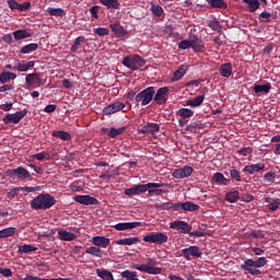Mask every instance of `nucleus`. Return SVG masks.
I'll return each instance as SVG.
<instances>
[{"mask_svg":"<svg viewBox=\"0 0 280 280\" xmlns=\"http://www.w3.org/2000/svg\"><path fill=\"white\" fill-rule=\"evenodd\" d=\"M212 180L219 185H229V179L222 173H214Z\"/></svg>","mask_w":280,"mask_h":280,"instance_id":"obj_39","label":"nucleus"},{"mask_svg":"<svg viewBox=\"0 0 280 280\" xmlns=\"http://www.w3.org/2000/svg\"><path fill=\"white\" fill-rule=\"evenodd\" d=\"M190 36V47L192 51H196V54H201V51H205V43L202 39L198 38V35H189Z\"/></svg>","mask_w":280,"mask_h":280,"instance_id":"obj_15","label":"nucleus"},{"mask_svg":"<svg viewBox=\"0 0 280 280\" xmlns=\"http://www.w3.org/2000/svg\"><path fill=\"white\" fill-rule=\"evenodd\" d=\"M36 49H38V44H27L21 48L20 54H32V51H36Z\"/></svg>","mask_w":280,"mask_h":280,"instance_id":"obj_45","label":"nucleus"},{"mask_svg":"<svg viewBox=\"0 0 280 280\" xmlns=\"http://www.w3.org/2000/svg\"><path fill=\"white\" fill-rule=\"evenodd\" d=\"M142 186L144 187V192L150 191V189H159L161 187H163V184H158V183H148V184H142Z\"/></svg>","mask_w":280,"mask_h":280,"instance_id":"obj_54","label":"nucleus"},{"mask_svg":"<svg viewBox=\"0 0 280 280\" xmlns=\"http://www.w3.org/2000/svg\"><path fill=\"white\" fill-rule=\"evenodd\" d=\"M52 137L56 139H61V141H71V135L67 131H54Z\"/></svg>","mask_w":280,"mask_h":280,"instance_id":"obj_37","label":"nucleus"},{"mask_svg":"<svg viewBox=\"0 0 280 280\" xmlns=\"http://www.w3.org/2000/svg\"><path fill=\"white\" fill-rule=\"evenodd\" d=\"M178 49H191V39H184L178 43Z\"/></svg>","mask_w":280,"mask_h":280,"instance_id":"obj_53","label":"nucleus"},{"mask_svg":"<svg viewBox=\"0 0 280 280\" xmlns=\"http://www.w3.org/2000/svg\"><path fill=\"white\" fill-rule=\"evenodd\" d=\"M96 275L103 280H115L113 273L108 270L96 269Z\"/></svg>","mask_w":280,"mask_h":280,"instance_id":"obj_40","label":"nucleus"},{"mask_svg":"<svg viewBox=\"0 0 280 280\" xmlns=\"http://www.w3.org/2000/svg\"><path fill=\"white\" fill-rule=\"evenodd\" d=\"M130 268H132V270H139V272H147V275H161V272H163L162 268H151L145 264H131Z\"/></svg>","mask_w":280,"mask_h":280,"instance_id":"obj_11","label":"nucleus"},{"mask_svg":"<svg viewBox=\"0 0 280 280\" xmlns=\"http://www.w3.org/2000/svg\"><path fill=\"white\" fill-rule=\"evenodd\" d=\"M152 100H154V86L142 90L135 97V101L140 103L141 106H148Z\"/></svg>","mask_w":280,"mask_h":280,"instance_id":"obj_4","label":"nucleus"},{"mask_svg":"<svg viewBox=\"0 0 280 280\" xmlns=\"http://www.w3.org/2000/svg\"><path fill=\"white\" fill-rule=\"evenodd\" d=\"M86 255H93V257H102V249L100 247L91 246L85 249Z\"/></svg>","mask_w":280,"mask_h":280,"instance_id":"obj_48","label":"nucleus"},{"mask_svg":"<svg viewBox=\"0 0 280 280\" xmlns=\"http://www.w3.org/2000/svg\"><path fill=\"white\" fill-rule=\"evenodd\" d=\"M177 115L182 119H187L189 117H194V110H191L189 108H180L177 110Z\"/></svg>","mask_w":280,"mask_h":280,"instance_id":"obj_42","label":"nucleus"},{"mask_svg":"<svg viewBox=\"0 0 280 280\" xmlns=\"http://www.w3.org/2000/svg\"><path fill=\"white\" fill-rule=\"evenodd\" d=\"M140 194H145L143 184L133 185L131 188L125 189V196H139Z\"/></svg>","mask_w":280,"mask_h":280,"instance_id":"obj_19","label":"nucleus"},{"mask_svg":"<svg viewBox=\"0 0 280 280\" xmlns=\"http://www.w3.org/2000/svg\"><path fill=\"white\" fill-rule=\"evenodd\" d=\"M0 275H2V277H12V269L0 267Z\"/></svg>","mask_w":280,"mask_h":280,"instance_id":"obj_62","label":"nucleus"},{"mask_svg":"<svg viewBox=\"0 0 280 280\" xmlns=\"http://www.w3.org/2000/svg\"><path fill=\"white\" fill-rule=\"evenodd\" d=\"M265 202H267L269 211H277V209L280 207L279 198L267 197L265 198Z\"/></svg>","mask_w":280,"mask_h":280,"instance_id":"obj_28","label":"nucleus"},{"mask_svg":"<svg viewBox=\"0 0 280 280\" xmlns=\"http://www.w3.org/2000/svg\"><path fill=\"white\" fill-rule=\"evenodd\" d=\"M124 132H126V127H121V128H110L109 132H108V137H110V139H117V137H119V135H124Z\"/></svg>","mask_w":280,"mask_h":280,"instance_id":"obj_44","label":"nucleus"},{"mask_svg":"<svg viewBox=\"0 0 280 280\" xmlns=\"http://www.w3.org/2000/svg\"><path fill=\"white\" fill-rule=\"evenodd\" d=\"M46 12H48V14H49L50 16H60V18H62V16H65V14H67V13L65 12V10H63V9H60V8H48V9L46 10Z\"/></svg>","mask_w":280,"mask_h":280,"instance_id":"obj_41","label":"nucleus"},{"mask_svg":"<svg viewBox=\"0 0 280 280\" xmlns=\"http://www.w3.org/2000/svg\"><path fill=\"white\" fill-rule=\"evenodd\" d=\"M151 12H152V14H154V16H162L163 15V7H161L160 4H152Z\"/></svg>","mask_w":280,"mask_h":280,"instance_id":"obj_49","label":"nucleus"},{"mask_svg":"<svg viewBox=\"0 0 280 280\" xmlns=\"http://www.w3.org/2000/svg\"><path fill=\"white\" fill-rule=\"evenodd\" d=\"M36 250H38V247H35L33 245H21L19 247V253H24V254H28V253H36Z\"/></svg>","mask_w":280,"mask_h":280,"instance_id":"obj_46","label":"nucleus"},{"mask_svg":"<svg viewBox=\"0 0 280 280\" xmlns=\"http://www.w3.org/2000/svg\"><path fill=\"white\" fill-rule=\"evenodd\" d=\"M126 108V104L121 102H115L103 109L104 115H115V113H119V110H124Z\"/></svg>","mask_w":280,"mask_h":280,"instance_id":"obj_16","label":"nucleus"},{"mask_svg":"<svg viewBox=\"0 0 280 280\" xmlns=\"http://www.w3.org/2000/svg\"><path fill=\"white\" fill-rule=\"evenodd\" d=\"M248 5L249 12H257L262 5H268V0H243Z\"/></svg>","mask_w":280,"mask_h":280,"instance_id":"obj_18","label":"nucleus"},{"mask_svg":"<svg viewBox=\"0 0 280 280\" xmlns=\"http://www.w3.org/2000/svg\"><path fill=\"white\" fill-rule=\"evenodd\" d=\"M33 159H36V161H49L51 159V155L47 152H40L33 155Z\"/></svg>","mask_w":280,"mask_h":280,"instance_id":"obj_50","label":"nucleus"},{"mask_svg":"<svg viewBox=\"0 0 280 280\" xmlns=\"http://www.w3.org/2000/svg\"><path fill=\"white\" fill-rule=\"evenodd\" d=\"M198 209H200V206L191 201H186L182 203V211H198Z\"/></svg>","mask_w":280,"mask_h":280,"instance_id":"obj_38","label":"nucleus"},{"mask_svg":"<svg viewBox=\"0 0 280 280\" xmlns=\"http://www.w3.org/2000/svg\"><path fill=\"white\" fill-rule=\"evenodd\" d=\"M219 73L222 75V78H231L233 73V65L231 62L221 65L219 68Z\"/></svg>","mask_w":280,"mask_h":280,"instance_id":"obj_25","label":"nucleus"},{"mask_svg":"<svg viewBox=\"0 0 280 280\" xmlns=\"http://www.w3.org/2000/svg\"><path fill=\"white\" fill-rule=\"evenodd\" d=\"M275 19H277V12L270 13V12L264 11L258 15V21L260 23H271L272 21H275Z\"/></svg>","mask_w":280,"mask_h":280,"instance_id":"obj_26","label":"nucleus"},{"mask_svg":"<svg viewBox=\"0 0 280 280\" xmlns=\"http://www.w3.org/2000/svg\"><path fill=\"white\" fill-rule=\"evenodd\" d=\"M137 226H141V222H124V223H118L114 225V229L116 231H128L132 229H137Z\"/></svg>","mask_w":280,"mask_h":280,"instance_id":"obj_21","label":"nucleus"},{"mask_svg":"<svg viewBox=\"0 0 280 280\" xmlns=\"http://www.w3.org/2000/svg\"><path fill=\"white\" fill-rule=\"evenodd\" d=\"M139 237H128V238H122L118 240L115 242L118 246H132V244H138Z\"/></svg>","mask_w":280,"mask_h":280,"instance_id":"obj_33","label":"nucleus"},{"mask_svg":"<svg viewBox=\"0 0 280 280\" xmlns=\"http://www.w3.org/2000/svg\"><path fill=\"white\" fill-rule=\"evenodd\" d=\"M194 174V167L191 166H184L180 168H176L173 171L172 176L173 178L183 179L189 178Z\"/></svg>","mask_w":280,"mask_h":280,"instance_id":"obj_12","label":"nucleus"},{"mask_svg":"<svg viewBox=\"0 0 280 280\" xmlns=\"http://www.w3.org/2000/svg\"><path fill=\"white\" fill-rule=\"evenodd\" d=\"M185 73H187V67L182 66L179 69H177V70L174 72L173 80H174L175 82H178V80H180V78H183V77L185 75Z\"/></svg>","mask_w":280,"mask_h":280,"instance_id":"obj_47","label":"nucleus"},{"mask_svg":"<svg viewBox=\"0 0 280 280\" xmlns=\"http://www.w3.org/2000/svg\"><path fill=\"white\" fill-rule=\"evenodd\" d=\"M100 8L97 5H94L90 9V14L93 19H100V15H97Z\"/></svg>","mask_w":280,"mask_h":280,"instance_id":"obj_63","label":"nucleus"},{"mask_svg":"<svg viewBox=\"0 0 280 280\" xmlns=\"http://www.w3.org/2000/svg\"><path fill=\"white\" fill-rule=\"evenodd\" d=\"M0 82H1V84H5L7 82H10V74H9V72H2L0 74Z\"/></svg>","mask_w":280,"mask_h":280,"instance_id":"obj_61","label":"nucleus"},{"mask_svg":"<svg viewBox=\"0 0 280 280\" xmlns=\"http://www.w3.org/2000/svg\"><path fill=\"white\" fill-rule=\"evenodd\" d=\"M124 67L130 69V71H139L141 67H145V59L139 55L127 56L122 59Z\"/></svg>","mask_w":280,"mask_h":280,"instance_id":"obj_3","label":"nucleus"},{"mask_svg":"<svg viewBox=\"0 0 280 280\" xmlns=\"http://www.w3.org/2000/svg\"><path fill=\"white\" fill-rule=\"evenodd\" d=\"M170 229H175L178 233L189 234L191 225L185 221H173L170 223Z\"/></svg>","mask_w":280,"mask_h":280,"instance_id":"obj_13","label":"nucleus"},{"mask_svg":"<svg viewBox=\"0 0 280 280\" xmlns=\"http://www.w3.org/2000/svg\"><path fill=\"white\" fill-rule=\"evenodd\" d=\"M84 43H86V38L84 36L77 37L70 50L78 51L80 49V45H84Z\"/></svg>","mask_w":280,"mask_h":280,"instance_id":"obj_43","label":"nucleus"},{"mask_svg":"<svg viewBox=\"0 0 280 280\" xmlns=\"http://www.w3.org/2000/svg\"><path fill=\"white\" fill-rule=\"evenodd\" d=\"M94 33L97 36H108V34H110V31H108V28L106 27H97L95 28Z\"/></svg>","mask_w":280,"mask_h":280,"instance_id":"obj_57","label":"nucleus"},{"mask_svg":"<svg viewBox=\"0 0 280 280\" xmlns=\"http://www.w3.org/2000/svg\"><path fill=\"white\" fill-rule=\"evenodd\" d=\"M109 27L114 32L115 36H117V38H124V36H127L128 34V31L124 30V26L117 22L110 24Z\"/></svg>","mask_w":280,"mask_h":280,"instance_id":"obj_24","label":"nucleus"},{"mask_svg":"<svg viewBox=\"0 0 280 280\" xmlns=\"http://www.w3.org/2000/svg\"><path fill=\"white\" fill-rule=\"evenodd\" d=\"M92 244L100 248H108L110 245V238H107L106 236H94L92 238Z\"/></svg>","mask_w":280,"mask_h":280,"instance_id":"obj_22","label":"nucleus"},{"mask_svg":"<svg viewBox=\"0 0 280 280\" xmlns=\"http://www.w3.org/2000/svg\"><path fill=\"white\" fill-rule=\"evenodd\" d=\"M225 200L228 202H237V200H240V191L238 190H231L229 192H226L225 195Z\"/></svg>","mask_w":280,"mask_h":280,"instance_id":"obj_36","label":"nucleus"},{"mask_svg":"<svg viewBox=\"0 0 280 280\" xmlns=\"http://www.w3.org/2000/svg\"><path fill=\"white\" fill-rule=\"evenodd\" d=\"M16 234V228H5L0 230V240H5L7 237H13Z\"/></svg>","mask_w":280,"mask_h":280,"instance_id":"obj_35","label":"nucleus"},{"mask_svg":"<svg viewBox=\"0 0 280 280\" xmlns=\"http://www.w3.org/2000/svg\"><path fill=\"white\" fill-rule=\"evenodd\" d=\"M209 3L210 8L218 9V10H226L229 4L224 0H206Z\"/></svg>","mask_w":280,"mask_h":280,"instance_id":"obj_29","label":"nucleus"},{"mask_svg":"<svg viewBox=\"0 0 280 280\" xmlns=\"http://www.w3.org/2000/svg\"><path fill=\"white\" fill-rule=\"evenodd\" d=\"M275 178H277V173L272 172L266 173L264 176L266 183H275Z\"/></svg>","mask_w":280,"mask_h":280,"instance_id":"obj_59","label":"nucleus"},{"mask_svg":"<svg viewBox=\"0 0 280 280\" xmlns=\"http://www.w3.org/2000/svg\"><path fill=\"white\" fill-rule=\"evenodd\" d=\"M13 71L25 72L30 71V69L27 68V63H19L16 67L13 68Z\"/></svg>","mask_w":280,"mask_h":280,"instance_id":"obj_60","label":"nucleus"},{"mask_svg":"<svg viewBox=\"0 0 280 280\" xmlns=\"http://www.w3.org/2000/svg\"><path fill=\"white\" fill-rule=\"evenodd\" d=\"M208 27L213 32H220V30H222V25H220V22L217 20L210 21Z\"/></svg>","mask_w":280,"mask_h":280,"instance_id":"obj_52","label":"nucleus"},{"mask_svg":"<svg viewBox=\"0 0 280 280\" xmlns=\"http://www.w3.org/2000/svg\"><path fill=\"white\" fill-rule=\"evenodd\" d=\"M24 280H60V278L40 279V278L34 277V276H26V277L24 278Z\"/></svg>","mask_w":280,"mask_h":280,"instance_id":"obj_64","label":"nucleus"},{"mask_svg":"<svg viewBox=\"0 0 280 280\" xmlns=\"http://www.w3.org/2000/svg\"><path fill=\"white\" fill-rule=\"evenodd\" d=\"M267 264L268 259L266 257H259L256 260L248 258L241 265V270H246L253 277H257V275L261 273V270L258 268H264Z\"/></svg>","mask_w":280,"mask_h":280,"instance_id":"obj_2","label":"nucleus"},{"mask_svg":"<svg viewBox=\"0 0 280 280\" xmlns=\"http://www.w3.org/2000/svg\"><path fill=\"white\" fill-rule=\"evenodd\" d=\"M205 102V95H198L191 100L186 102V106H190V108H197Z\"/></svg>","mask_w":280,"mask_h":280,"instance_id":"obj_30","label":"nucleus"},{"mask_svg":"<svg viewBox=\"0 0 280 280\" xmlns=\"http://www.w3.org/2000/svg\"><path fill=\"white\" fill-rule=\"evenodd\" d=\"M20 189L21 191H25L26 194H32L35 191H40V186H35V187L25 186V187H21Z\"/></svg>","mask_w":280,"mask_h":280,"instance_id":"obj_56","label":"nucleus"},{"mask_svg":"<svg viewBox=\"0 0 280 280\" xmlns=\"http://www.w3.org/2000/svg\"><path fill=\"white\" fill-rule=\"evenodd\" d=\"M32 33H30L27 30H18L13 32V38L15 40H24V38H31Z\"/></svg>","mask_w":280,"mask_h":280,"instance_id":"obj_31","label":"nucleus"},{"mask_svg":"<svg viewBox=\"0 0 280 280\" xmlns=\"http://www.w3.org/2000/svg\"><path fill=\"white\" fill-rule=\"evenodd\" d=\"M7 174L9 176H16V178L19 180H25L27 178H32V173H30V171H27L25 167L20 166L13 170H8Z\"/></svg>","mask_w":280,"mask_h":280,"instance_id":"obj_9","label":"nucleus"},{"mask_svg":"<svg viewBox=\"0 0 280 280\" xmlns=\"http://www.w3.org/2000/svg\"><path fill=\"white\" fill-rule=\"evenodd\" d=\"M58 235L62 242H73V240H75V235L67 230H60Z\"/></svg>","mask_w":280,"mask_h":280,"instance_id":"obj_34","label":"nucleus"},{"mask_svg":"<svg viewBox=\"0 0 280 280\" xmlns=\"http://www.w3.org/2000/svg\"><path fill=\"white\" fill-rule=\"evenodd\" d=\"M161 130V127L156 122H149L147 126L142 127L140 132L142 135H154Z\"/></svg>","mask_w":280,"mask_h":280,"instance_id":"obj_23","label":"nucleus"},{"mask_svg":"<svg viewBox=\"0 0 280 280\" xmlns=\"http://www.w3.org/2000/svg\"><path fill=\"white\" fill-rule=\"evenodd\" d=\"M54 205H56V198L49 194H40L31 201V209H35V211H47Z\"/></svg>","mask_w":280,"mask_h":280,"instance_id":"obj_1","label":"nucleus"},{"mask_svg":"<svg viewBox=\"0 0 280 280\" xmlns=\"http://www.w3.org/2000/svg\"><path fill=\"white\" fill-rule=\"evenodd\" d=\"M107 10H119V0H98Z\"/></svg>","mask_w":280,"mask_h":280,"instance_id":"obj_32","label":"nucleus"},{"mask_svg":"<svg viewBox=\"0 0 280 280\" xmlns=\"http://www.w3.org/2000/svg\"><path fill=\"white\" fill-rule=\"evenodd\" d=\"M249 237H254V240H264L265 235L264 232H261V230H253L249 233Z\"/></svg>","mask_w":280,"mask_h":280,"instance_id":"obj_55","label":"nucleus"},{"mask_svg":"<svg viewBox=\"0 0 280 280\" xmlns=\"http://www.w3.org/2000/svg\"><path fill=\"white\" fill-rule=\"evenodd\" d=\"M32 8V2L26 1L23 3H19L18 10L19 12H25Z\"/></svg>","mask_w":280,"mask_h":280,"instance_id":"obj_58","label":"nucleus"},{"mask_svg":"<svg viewBox=\"0 0 280 280\" xmlns=\"http://www.w3.org/2000/svg\"><path fill=\"white\" fill-rule=\"evenodd\" d=\"M254 93L257 95V97H261V95H268L272 89V84L266 83L264 85H259L257 83L254 84Z\"/></svg>","mask_w":280,"mask_h":280,"instance_id":"obj_17","label":"nucleus"},{"mask_svg":"<svg viewBox=\"0 0 280 280\" xmlns=\"http://www.w3.org/2000/svg\"><path fill=\"white\" fill-rule=\"evenodd\" d=\"M167 235L162 232H150L143 236V242L156 245L167 244Z\"/></svg>","mask_w":280,"mask_h":280,"instance_id":"obj_5","label":"nucleus"},{"mask_svg":"<svg viewBox=\"0 0 280 280\" xmlns=\"http://www.w3.org/2000/svg\"><path fill=\"white\" fill-rule=\"evenodd\" d=\"M25 84L28 88L38 89V86H43L45 84V80L40 78V74L33 72L26 74Z\"/></svg>","mask_w":280,"mask_h":280,"instance_id":"obj_6","label":"nucleus"},{"mask_svg":"<svg viewBox=\"0 0 280 280\" xmlns=\"http://www.w3.org/2000/svg\"><path fill=\"white\" fill-rule=\"evenodd\" d=\"M262 170H266V164L264 163H257V164H252V165H246L243 168V172H245V174H257V172H262Z\"/></svg>","mask_w":280,"mask_h":280,"instance_id":"obj_20","label":"nucleus"},{"mask_svg":"<svg viewBox=\"0 0 280 280\" xmlns=\"http://www.w3.org/2000/svg\"><path fill=\"white\" fill-rule=\"evenodd\" d=\"M167 97H170V88L164 86V88H160L155 95L153 96V100L155 102V104H158L159 106H163V104H167Z\"/></svg>","mask_w":280,"mask_h":280,"instance_id":"obj_8","label":"nucleus"},{"mask_svg":"<svg viewBox=\"0 0 280 280\" xmlns=\"http://www.w3.org/2000/svg\"><path fill=\"white\" fill-rule=\"evenodd\" d=\"M207 128V125L205 122L201 121H195L191 122L190 125H188L186 127L187 132H198V130H205Z\"/></svg>","mask_w":280,"mask_h":280,"instance_id":"obj_27","label":"nucleus"},{"mask_svg":"<svg viewBox=\"0 0 280 280\" xmlns=\"http://www.w3.org/2000/svg\"><path fill=\"white\" fill-rule=\"evenodd\" d=\"M230 176L233 180H236V183H242V175H240V171L232 168L230 171Z\"/></svg>","mask_w":280,"mask_h":280,"instance_id":"obj_51","label":"nucleus"},{"mask_svg":"<svg viewBox=\"0 0 280 280\" xmlns=\"http://www.w3.org/2000/svg\"><path fill=\"white\" fill-rule=\"evenodd\" d=\"M27 115V109L24 108L21 112L14 113V114H7L3 118L2 121L3 124H19L21 119H23Z\"/></svg>","mask_w":280,"mask_h":280,"instance_id":"obj_7","label":"nucleus"},{"mask_svg":"<svg viewBox=\"0 0 280 280\" xmlns=\"http://www.w3.org/2000/svg\"><path fill=\"white\" fill-rule=\"evenodd\" d=\"M74 202H79V205H100V200L97 198L91 197L89 195H77L73 197Z\"/></svg>","mask_w":280,"mask_h":280,"instance_id":"obj_14","label":"nucleus"},{"mask_svg":"<svg viewBox=\"0 0 280 280\" xmlns=\"http://www.w3.org/2000/svg\"><path fill=\"white\" fill-rule=\"evenodd\" d=\"M182 255L184 259L190 261L191 257H202V252H200V247L198 246H189L187 248L182 249Z\"/></svg>","mask_w":280,"mask_h":280,"instance_id":"obj_10","label":"nucleus"}]
</instances>
